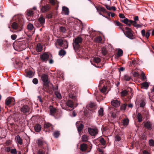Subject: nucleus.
<instances>
[{
    "label": "nucleus",
    "instance_id": "f257e3e1",
    "mask_svg": "<svg viewBox=\"0 0 154 154\" xmlns=\"http://www.w3.org/2000/svg\"><path fill=\"white\" fill-rule=\"evenodd\" d=\"M45 23V18L42 16H40L37 21L35 22V26L38 27L44 26Z\"/></svg>",
    "mask_w": 154,
    "mask_h": 154
},
{
    "label": "nucleus",
    "instance_id": "f03ea898",
    "mask_svg": "<svg viewBox=\"0 0 154 154\" xmlns=\"http://www.w3.org/2000/svg\"><path fill=\"white\" fill-rule=\"evenodd\" d=\"M57 42L59 45L63 48H67L68 44L67 41L65 39L63 38H59L57 39Z\"/></svg>",
    "mask_w": 154,
    "mask_h": 154
},
{
    "label": "nucleus",
    "instance_id": "7ed1b4c3",
    "mask_svg": "<svg viewBox=\"0 0 154 154\" xmlns=\"http://www.w3.org/2000/svg\"><path fill=\"white\" fill-rule=\"evenodd\" d=\"M41 78L44 83V85L46 87H48L50 82L48 80V76L47 75L43 74L42 75Z\"/></svg>",
    "mask_w": 154,
    "mask_h": 154
},
{
    "label": "nucleus",
    "instance_id": "20e7f679",
    "mask_svg": "<svg viewBox=\"0 0 154 154\" xmlns=\"http://www.w3.org/2000/svg\"><path fill=\"white\" fill-rule=\"evenodd\" d=\"M125 29L126 31L125 32H124V33L126 36L131 39H134L132 31L131 29L129 28L126 27Z\"/></svg>",
    "mask_w": 154,
    "mask_h": 154
},
{
    "label": "nucleus",
    "instance_id": "39448f33",
    "mask_svg": "<svg viewBox=\"0 0 154 154\" xmlns=\"http://www.w3.org/2000/svg\"><path fill=\"white\" fill-rule=\"evenodd\" d=\"M88 131L89 134L91 136H94L97 134L98 130L96 128H88Z\"/></svg>",
    "mask_w": 154,
    "mask_h": 154
},
{
    "label": "nucleus",
    "instance_id": "423d86ee",
    "mask_svg": "<svg viewBox=\"0 0 154 154\" xmlns=\"http://www.w3.org/2000/svg\"><path fill=\"white\" fill-rule=\"evenodd\" d=\"M68 97H69L71 99H72L74 100L75 103H76L77 101V97L76 96V94L75 93L70 92L69 94ZM78 105V104H77L75 106H76Z\"/></svg>",
    "mask_w": 154,
    "mask_h": 154
},
{
    "label": "nucleus",
    "instance_id": "0eeeda50",
    "mask_svg": "<svg viewBox=\"0 0 154 154\" xmlns=\"http://www.w3.org/2000/svg\"><path fill=\"white\" fill-rule=\"evenodd\" d=\"M52 57V56L51 54H48L46 53H44L40 55V58L43 61H47L48 58L50 57L51 58Z\"/></svg>",
    "mask_w": 154,
    "mask_h": 154
},
{
    "label": "nucleus",
    "instance_id": "6e6552de",
    "mask_svg": "<svg viewBox=\"0 0 154 154\" xmlns=\"http://www.w3.org/2000/svg\"><path fill=\"white\" fill-rule=\"evenodd\" d=\"M82 38L80 37L76 38L73 40V46H74V45H75L77 47H79V44L82 42Z\"/></svg>",
    "mask_w": 154,
    "mask_h": 154
},
{
    "label": "nucleus",
    "instance_id": "1a4fd4ad",
    "mask_svg": "<svg viewBox=\"0 0 154 154\" xmlns=\"http://www.w3.org/2000/svg\"><path fill=\"white\" fill-rule=\"evenodd\" d=\"M50 111V114L52 116H57V110L52 106H50L49 107Z\"/></svg>",
    "mask_w": 154,
    "mask_h": 154
},
{
    "label": "nucleus",
    "instance_id": "9d476101",
    "mask_svg": "<svg viewBox=\"0 0 154 154\" xmlns=\"http://www.w3.org/2000/svg\"><path fill=\"white\" fill-rule=\"evenodd\" d=\"M76 125L79 132L81 131L83 128V125L80 121H78L76 123Z\"/></svg>",
    "mask_w": 154,
    "mask_h": 154
},
{
    "label": "nucleus",
    "instance_id": "9b49d317",
    "mask_svg": "<svg viewBox=\"0 0 154 154\" xmlns=\"http://www.w3.org/2000/svg\"><path fill=\"white\" fill-rule=\"evenodd\" d=\"M87 108L89 110L93 111L95 108L96 106L94 103H91L87 105Z\"/></svg>",
    "mask_w": 154,
    "mask_h": 154
},
{
    "label": "nucleus",
    "instance_id": "f8f14e48",
    "mask_svg": "<svg viewBox=\"0 0 154 154\" xmlns=\"http://www.w3.org/2000/svg\"><path fill=\"white\" fill-rule=\"evenodd\" d=\"M50 6L48 5H44L41 8V11L43 13H45L48 11L50 9Z\"/></svg>",
    "mask_w": 154,
    "mask_h": 154
},
{
    "label": "nucleus",
    "instance_id": "ddd939ff",
    "mask_svg": "<svg viewBox=\"0 0 154 154\" xmlns=\"http://www.w3.org/2000/svg\"><path fill=\"white\" fill-rule=\"evenodd\" d=\"M111 104L113 106L117 107L119 106L120 103L119 100L115 99L111 101Z\"/></svg>",
    "mask_w": 154,
    "mask_h": 154
},
{
    "label": "nucleus",
    "instance_id": "4468645a",
    "mask_svg": "<svg viewBox=\"0 0 154 154\" xmlns=\"http://www.w3.org/2000/svg\"><path fill=\"white\" fill-rule=\"evenodd\" d=\"M150 30L147 31L145 34V31L144 29H143L141 31V33L142 35L143 36H145L147 39L150 35Z\"/></svg>",
    "mask_w": 154,
    "mask_h": 154
},
{
    "label": "nucleus",
    "instance_id": "2eb2a0df",
    "mask_svg": "<svg viewBox=\"0 0 154 154\" xmlns=\"http://www.w3.org/2000/svg\"><path fill=\"white\" fill-rule=\"evenodd\" d=\"M66 105L69 107L73 108L74 107V103L71 100H68L66 103Z\"/></svg>",
    "mask_w": 154,
    "mask_h": 154
},
{
    "label": "nucleus",
    "instance_id": "dca6fc26",
    "mask_svg": "<svg viewBox=\"0 0 154 154\" xmlns=\"http://www.w3.org/2000/svg\"><path fill=\"white\" fill-rule=\"evenodd\" d=\"M37 144L38 146L41 147L42 148L44 149L45 148L44 146L45 144H46V143L43 141L39 139L38 140Z\"/></svg>",
    "mask_w": 154,
    "mask_h": 154
},
{
    "label": "nucleus",
    "instance_id": "f3484780",
    "mask_svg": "<svg viewBox=\"0 0 154 154\" xmlns=\"http://www.w3.org/2000/svg\"><path fill=\"white\" fill-rule=\"evenodd\" d=\"M21 110L24 113L28 112H29V107L26 105H24L21 108Z\"/></svg>",
    "mask_w": 154,
    "mask_h": 154
},
{
    "label": "nucleus",
    "instance_id": "a211bd4d",
    "mask_svg": "<svg viewBox=\"0 0 154 154\" xmlns=\"http://www.w3.org/2000/svg\"><path fill=\"white\" fill-rule=\"evenodd\" d=\"M69 9L65 6L62 7V13L63 14L66 15H68L69 14Z\"/></svg>",
    "mask_w": 154,
    "mask_h": 154
},
{
    "label": "nucleus",
    "instance_id": "6ab92c4d",
    "mask_svg": "<svg viewBox=\"0 0 154 154\" xmlns=\"http://www.w3.org/2000/svg\"><path fill=\"white\" fill-rule=\"evenodd\" d=\"M14 99L11 97L7 98L5 100V103L6 105H9L14 100Z\"/></svg>",
    "mask_w": 154,
    "mask_h": 154
},
{
    "label": "nucleus",
    "instance_id": "aec40b11",
    "mask_svg": "<svg viewBox=\"0 0 154 154\" xmlns=\"http://www.w3.org/2000/svg\"><path fill=\"white\" fill-rule=\"evenodd\" d=\"M44 127L45 128H47L50 130L51 129H52L53 127L52 125L49 123H46L44 125Z\"/></svg>",
    "mask_w": 154,
    "mask_h": 154
},
{
    "label": "nucleus",
    "instance_id": "412c9836",
    "mask_svg": "<svg viewBox=\"0 0 154 154\" xmlns=\"http://www.w3.org/2000/svg\"><path fill=\"white\" fill-rule=\"evenodd\" d=\"M41 127L40 125L37 124L34 127L35 131L37 132H39L41 131Z\"/></svg>",
    "mask_w": 154,
    "mask_h": 154
},
{
    "label": "nucleus",
    "instance_id": "4be33fe9",
    "mask_svg": "<svg viewBox=\"0 0 154 154\" xmlns=\"http://www.w3.org/2000/svg\"><path fill=\"white\" fill-rule=\"evenodd\" d=\"M17 141V142L20 145H22L23 144V141L21 138L20 137V136L19 135H17L15 137Z\"/></svg>",
    "mask_w": 154,
    "mask_h": 154
},
{
    "label": "nucleus",
    "instance_id": "5701e85b",
    "mask_svg": "<svg viewBox=\"0 0 154 154\" xmlns=\"http://www.w3.org/2000/svg\"><path fill=\"white\" fill-rule=\"evenodd\" d=\"M42 49V45L40 44H38L36 48V50L38 52L41 51Z\"/></svg>",
    "mask_w": 154,
    "mask_h": 154
},
{
    "label": "nucleus",
    "instance_id": "b1692460",
    "mask_svg": "<svg viewBox=\"0 0 154 154\" xmlns=\"http://www.w3.org/2000/svg\"><path fill=\"white\" fill-rule=\"evenodd\" d=\"M145 126L148 129H150L152 127L151 123L149 121H147L144 124Z\"/></svg>",
    "mask_w": 154,
    "mask_h": 154
},
{
    "label": "nucleus",
    "instance_id": "393cba45",
    "mask_svg": "<svg viewBox=\"0 0 154 154\" xmlns=\"http://www.w3.org/2000/svg\"><path fill=\"white\" fill-rule=\"evenodd\" d=\"M142 88L147 89L149 86V84L147 82L142 83L141 84Z\"/></svg>",
    "mask_w": 154,
    "mask_h": 154
},
{
    "label": "nucleus",
    "instance_id": "a878e982",
    "mask_svg": "<svg viewBox=\"0 0 154 154\" xmlns=\"http://www.w3.org/2000/svg\"><path fill=\"white\" fill-rule=\"evenodd\" d=\"M12 27L13 29H19V26L15 22H14L12 25Z\"/></svg>",
    "mask_w": 154,
    "mask_h": 154
},
{
    "label": "nucleus",
    "instance_id": "bb28decb",
    "mask_svg": "<svg viewBox=\"0 0 154 154\" xmlns=\"http://www.w3.org/2000/svg\"><path fill=\"white\" fill-rule=\"evenodd\" d=\"M87 147V145L85 143L81 144L80 146V149L82 151H85Z\"/></svg>",
    "mask_w": 154,
    "mask_h": 154
},
{
    "label": "nucleus",
    "instance_id": "cd10ccee",
    "mask_svg": "<svg viewBox=\"0 0 154 154\" xmlns=\"http://www.w3.org/2000/svg\"><path fill=\"white\" fill-rule=\"evenodd\" d=\"M103 85H106V82L104 80L100 81L99 85V88H101Z\"/></svg>",
    "mask_w": 154,
    "mask_h": 154
},
{
    "label": "nucleus",
    "instance_id": "c85d7f7f",
    "mask_svg": "<svg viewBox=\"0 0 154 154\" xmlns=\"http://www.w3.org/2000/svg\"><path fill=\"white\" fill-rule=\"evenodd\" d=\"M123 53V51L122 50L119 49L118 50V53L116 54V56L117 57H119L122 56Z\"/></svg>",
    "mask_w": 154,
    "mask_h": 154
},
{
    "label": "nucleus",
    "instance_id": "c756f323",
    "mask_svg": "<svg viewBox=\"0 0 154 154\" xmlns=\"http://www.w3.org/2000/svg\"><path fill=\"white\" fill-rule=\"evenodd\" d=\"M88 140V137L86 135H83L82 137V140L83 142H86Z\"/></svg>",
    "mask_w": 154,
    "mask_h": 154
},
{
    "label": "nucleus",
    "instance_id": "7c9ffc66",
    "mask_svg": "<svg viewBox=\"0 0 154 154\" xmlns=\"http://www.w3.org/2000/svg\"><path fill=\"white\" fill-rule=\"evenodd\" d=\"M137 118L138 120V121L139 122H140L142 121V117L140 113H138L137 115Z\"/></svg>",
    "mask_w": 154,
    "mask_h": 154
},
{
    "label": "nucleus",
    "instance_id": "2f4dec72",
    "mask_svg": "<svg viewBox=\"0 0 154 154\" xmlns=\"http://www.w3.org/2000/svg\"><path fill=\"white\" fill-rule=\"evenodd\" d=\"M124 80L126 81H130L131 80V77L128 75L126 74L124 76Z\"/></svg>",
    "mask_w": 154,
    "mask_h": 154
},
{
    "label": "nucleus",
    "instance_id": "473e14b6",
    "mask_svg": "<svg viewBox=\"0 0 154 154\" xmlns=\"http://www.w3.org/2000/svg\"><path fill=\"white\" fill-rule=\"evenodd\" d=\"M129 123V120L128 119H125L123 120L122 123L124 126L127 125Z\"/></svg>",
    "mask_w": 154,
    "mask_h": 154
},
{
    "label": "nucleus",
    "instance_id": "72a5a7b5",
    "mask_svg": "<svg viewBox=\"0 0 154 154\" xmlns=\"http://www.w3.org/2000/svg\"><path fill=\"white\" fill-rule=\"evenodd\" d=\"M127 106V103H125L124 104H123L121 106V109L122 110L125 111L126 109Z\"/></svg>",
    "mask_w": 154,
    "mask_h": 154
},
{
    "label": "nucleus",
    "instance_id": "f704fd0d",
    "mask_svg": "<svg viewBox=\"0 0 154 154\" xmlns=\"http://www.w3.org/2000/svg\"><path fill=\"white\" fill-rule=\"evenodd\" d=\"M93 61L96 63H98L100 62V59L98 57H94L93 59Z\"/></svg>",
    "mask_w": 154,
    "mask_h": 154
},
{
    "label": "nucleus",
    "instance_id": "c9c22d12",
    "mask_svg": "<svg viewBox=\"0 0 154 154\" xmlns=\"http://www.w3.org/2000/svg\"><path fill=\"white\" fill-rule=\"evenodd\" d=\"M106 86L107 85H103L102 88H100V91L102 93H105L106 92Z\"/></svg>",
    "mask_w": 154,
    "mask_h": 154
},
{
    "label": "nucleus",
    "instance_id": "e433bc0d",
    "mask_svg": "<svg viewBox=\"0 0 154 154\" xmlns=\"http://www.w3.org/2000/svg\"><path fill=\"white\" fill-rule=\"evenodd\" d=\"M100 143L103 145L104 146L106 144V141L103 138H101L99 139Z\"/></svg>",
    "mask_w": 154,
    "mask_h": 154
},
{
    "label": "nucleus",
    "instance_id": "4c0bfd02",
    "mask_svg": "<svg viewBox=\"0 0 154 154\" xmlns=\"http://www.w3.org/2000/svg\"><path fill=\"white\" fill-rule=\"evenodd\" d=\"M34 28V26L33 24L31 23H29L27 25V29L29 30H32Z\"/></svg>",
    "mask_w": 154,
    "mask_h": 154
},
{
    "label": "nucleus",
    "instance_id": "58836bf2",
    "mask_svg": "<svg viewBox=\"0 0 154 154\" xmlns=\"http://www.w3.org/2000/svg\"><path fill=\"white\" fill-rule=\"evenodd\" d=\"M103 109L102 108H100V109L98 110V114L100 116H102L103 115Z\"/></svg>",
    "mask_w": 154,
    "mask_h": 154
},
{
    "label": "nucleus",
    "instance_id": "ea45409f",
    "mask_svg": "<svg viewBox=\"0 0 154 154\" xmlns=\"http://www.w3.org/2000/svg\"><path fill=\"white\" fill-rule=\"evenodd\" d=\"M60 135V132L58 131H55L53 134L54 136L56 138H57Z\"/></svg>",
    "mask_w": 154,
    "mask_h": 154
},
{
    "label": "nucleus",
    "instance_id": "a19ab883",
    "mask_svg": "<svg viewBox=\"0 0 154 154\" xmlns=\"http://www.w3.org/2000/svg\"><path fill=\"white\" fill-rule=\"evenodd\" d=\"M66 54V52L65 51L62 49L59 52V54L60 56H64Z\"/></svg>",
    "mask_w": 154,
    "mask_h": 154
},
{
    "label": "nucleus",
    "instance_id": "79ce46f5",
    "mask_svg": "<svg viewBox=\"0 0 154 154\" xmlns=\"http://www.w3.org/2000/svg\"><path fill=\"white\" fill-rule=\"evenodd\" d=\"M42 149H40L38 150L37 151V154H45V152L44 150H43Z\"/></svg>",
    "mask_w": 154,
    "mask_h": 154
},
{
    "label": "nucleus",
    "instance_id": "37998d69",
    "mask_svg": "<svg viewBox=\"0 0 154 154\" xmlns=\"http://www.w3.org/2000/svg\"><path fill=\"white\" fill-rule=\"evenodd\" d=\"M128 93V91L126 90H124L122 91L121 93V96L124 97L127 95Z\"/></svg>",
    "mask_w": 154,
    "mask_h": 154
},
{
    "label": "nucleus",
    "instance_id": "c03bdc74",
    "mask_svg": "<svg viewBox=\"0 0 154 154\" xmlns=\"http://www.w3.org/2000/svg\"><path fill=\"white\" fill-rule=\"evenodd\" d=\"M145 105V102L144 100H142L140 103V107H144Z\"/></svg>",
    "mask_w": 154,
    "mask_h": 154
},
{
    "label": "nucleus",
    "instance_id": "a18cd8bd",
    "mask_svg": "<svg viewBox=\"0 0 154 154\" xmlns=\"http://www.w3.org/2000/svg\"><path fill=\"white\" fill-rule=\"evenodd\" d=\"M55 94L57 98L59 99L61 98V96L60 93L57 91H56L55 92Z\"/></svg>",
    "mask_w": 154,
    "mask_h": 154
},
{
    "label": "nucleus",
    "instance_id": "49530a36",
    "mask_svg": "<svg viewBox=\"0 0 154 154\" xmlns=\"http://www.w3.org/2000/svg\"><path fill=\"white\" fill-rule=\"evenodd\" d=\"M11 153L12 154H17V151L15 149H12L11 150Z\"/></svg>",
    "mask_w": 154,
    "mask_h": 154
},
{
    "label": "nucleus",
    "instance_id": "de8ad7c7",
    "mask_svg": "<svg viewBox=\"0 0 154 154\" xmlns=\"http://www.w3.org/2000/svg\"><path fill=\"white\" fill-rule=\"evenodd\" d=\"M33 12L31 10H29L27 11V15L31 16L33 15Z\"/></svg>",
    "mask_w": 154,
    "mask_h": 154
},
{
    "label": "nucleus",
    "instance_id": "09e8293b",
    "mask_svg": "<svg viewBox=\"0 0 154 154\" xmlns=\"http://www.w3.org/2000/svg\"><path fill=\"white\" fill-rule=\"evenodd\" d=\"M33 73L31 71H29L27 72V76L29 78H31L32 76Z\"/></svg>",
    "mask_w": 154,
    "mask_h": 154
},
{
    "label": "nucleus",
    "instance_id": "8fccbe9b",
    "mask_svg": "<svg viewBox=\"0 0 154 154\" xmlns=\"http://www.w3.org/2000/svg\"><path fill=\"white\" fill-rule=\"evenodd\" d=\"M149 143L150 146H154V141L153 140H149Z\"/></svg>",
    "mask_w": 154,
    "mask_h": 154
},
{
    "label": "nucleus",
    "instance_id": "3c124183",
    "mask_svg": "<svg viewBox=\"0 0 154 154\" xmlns=\"http://www.w3.org/2000/svg\"><path fill=\"white\" fill-rule=\"evenodd\" d=\"M101 52L103 55H105L107 52L105 48H103L101 49Z\"/></svg>",
    "mask_w": 154,
    "mask_h": 154
},
{
    "label": "nucleus",
    "instance_id": "603ef678",
    "mask_svg": "<svg viewBox=\"0 0 154 154\" xmlns=\"http://www.w3.org/2000/svg\"><path fill=\"white\" fill-rule=\"evenodd\" d=\"M141 75V76L142 77V80L143 81L146 78V76L145 73L143 72H142Z\"/></svg>",
    "mask_w": 154,
    "mask_h": 154
},
{
    "label": "nucleus",
    "instance_id": "864d4df0",
    "mask_svg": "<svg viewBox=\"0 0 154 154\" xmlns=\"http://www.w3.org/2000/svg\"><path fill=\"white\" fill-rule=\"evenodd\" d=\"M121 140V138L119 135H116L115 137V140L116 141H119Z\"/></svg>",
    "mask_w": 154,
    "mask_h": 154
},
{
    "label": "nucleus",
    "instance_id": "5fc2aeb1",
    "mask_svg": "<svg viewBox=\"0 0 154 154\" xmlns=\"http://www.w3.org/2000/svg\"><path fill=\"white\" fill-rule=\"evenodd\" d=\"M97 11H98V9H97ZM99 10L100 11H102V12H105L106 11V10L104 8L100 7L99 9Z\"/></svg>",
    "mask_w": 154,
    "mask_h": 154
},
{
    "label": "nucleus",
    "instance_id": "6e6d98bb",
    "mask_svg": "<svg viewBox=\"0 0 154 154\" xmlns=\"http://www.w3.org/2000/svg\"><path fill=\"white\" fill-rule=\"evenodd\" d=\"M33 83L36 85L38 84V80L36 78H34L32 80Z\"/></svg>",
    "mask_w": 154,
    "mask_h": 154
},
{
    "label": "nucleus",
    "instance_id": "4d7b16f0",
    "mask_svg": "<svg viewBox=\"0 0 154 154\" xmlns=\"http://www.w3.org/2000/svg\"><path fill=\"white\" fill-rule=\"evenodd\" d=\"M121 21L123 22L125 24H128L129 22V20L127 18H125L123 21L121 20Z\"/></svg>",
    "mask_w": 154,
    "mask_h": 154
},
{
    "label": "nucleus",
    "instance_id": "13d9d810",
    "mask_svg": "<svg viewBox=\"0 0 154 154\" xmlns=\"http://www.w3.org/2000/svg\"><path fill=\"white\" fill-rule=\"evenodd\" d=\"M17 37V36L16 35H14L11 36V38L13 40H15Z\"/></svg>",
    "mask_w": 154,
    "mask_h": 154
},
{
    "label": "nucleus",
    "instance_id": "bf43d9fd",
    "mask_svg": "<svg viewBox=\"0 0 154 154\" xmlns=\"http://www.w3.org/2000/svg\"><path fill=\"white\" fill-rule=\"evenodd\" d=\"M60 30L63 32H65L66 31L65 28L63 27H60Z\"/></svg>",
    "mask_w": 154,
    "mask_h": 154
},
{
    "label": "nucleus",
    "instance_id": "052dcab7",
    "mask_svg": "<svg viewBox=\"0 0 154 154\" xmlns=\"http://www.w3.org/2000/svg\"><path fill=\"white\" fill-rule=\"evenodd\" d=\"M108 14L109 16H110V15L112 17H113L115 16V14L114 13L111 12H109V13H108Z\"/></svg>",
    "mask_w": 154,
    "mask_h": 154
},
{
    "label": "nucleus",
    "instance_id": "680f3d73",
    "mask_svg": "<svg viewBox=\"0 0 154 154\" xmlns=\"http://www.w3.org/2000/svg\"><path fill=\"white\" fill-rule=\"evenodd\" d=\"M49 2L50 3L54 5L55 3L56 0H49Z\"/></svg>",
    "mask_w": 154,
    "mask_h": 154
},
{
    "label": "nucleus",
    "instance_id": "e2e57ef3",
    "mask_svg": "<svg viewBox=\"0 0 154 154\" xmlns=\"http://www.w3.org/2000/svg\"><path fill=\"white\" fill-rule=\"evenodd\" d=\"M119 16L121 18H124L125 17V15L123 14H119Z\"/></svg>",
    "mask_w": 154,
    "mask_h": 154
},
{
    "label": "nucleus",
    "instance_id": "0e129e2a",
    "mask_svg": "<svg viewBox=\"0 0 154 154\" xmlns=\"http://www.w3.org/2000/svg\"><path fill=\"white\" fill-rule=\"evenodd\" d=\"M133 75L134 77H138L139 76V74L137 72H135L133 73Z\"/></svg>",
    "mask_w": 154,
    "mask_h": 154
},
{
    "label": "nucleus",
    "instance_id": "69168bd1",
    "mask_svg": "<svg viewBox=\"0 0 154 154\" xmlns=\"http://www.w3.org/2000/svg\"><path fill=\"white\" fill-rule=\"evenodd\" d=\"M110 10L116 11V8L115 6H112L110 8Z\"/></svg>",
    "mask_w": 154,
    "mask_h": 154
},
{
    "label": "nucleus",
    "instance_id": "338daca9",
    "mask_svg": "<svg viewBox=\"0 0 154 154\" xmlns=\"http://www.w3.org/2000/svg\"><path fill=\"white\" fill-rule=\"evenodd\" d=\"M52 17V15L51 14H48L47 15V17L49 19L51 18Z\"/></svg>",
    "mask_w": 154,
    "mask_h": 154
},
{
    "label": "nucleus",
    "instance_id": "774afa93",
    "mask_svg": "<svg viewBox=\"0 0 154 154\" xmlns=\"http://www.w3.org/2000/svg\"><path fill=\"white\" fill-rule=\"evenodd\" d=\"M38 100L40 102H42V99L41 97L40 96H38Z\"/></svg>",
    "mask_w": 154,
    "mask_h": 154
}]
</instances>
